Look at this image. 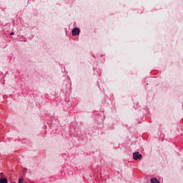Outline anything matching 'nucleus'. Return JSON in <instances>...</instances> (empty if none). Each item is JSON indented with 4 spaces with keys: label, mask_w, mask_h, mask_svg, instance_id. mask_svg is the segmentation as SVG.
Masks as SVG:
<instances>
[{
    "label": "nucleus",
    "mask_w": 183,
    "mask_h": 183,
    "mask_svg": "<svg viewBox=\"0 0 183 183\" xmlns=\"http://www.w3.org/2000/svg\"><path fill=\"white\" fill-rule=\"evenodd\" d=\"M5 177V174L4 173H0V178H6V177Z\"/></svg>",
    "instance_id": "nucleus-5"
},
{
    "label": "nucleus",
    "mask_w": 183,
    "mask_h": 183,
    "mask_svg": "<svg viewBox=\"0 0 183 183\" xmlns=\"http://www.w3.org/2000/svg\"><path fill=\"white\" fill-rule=\"evenodd\" d=\"M14 32H11V33L10 34V35H14Z\"/></svg>",
    "instance_id": "nucleus-7"
},
{
    "label": "nucleus",
    "mask_w": 183,
    "mask_h": 183,
    "mask_svg": "<svg viewBox=\"0 0 183 183\" xmlns=\"http://www.w3.org/2000/svg\"><path fill=\"white\" fill-rule=\"evenodd\" d=\"M18 183H24V179L19 178Z\"/></svg>",
    "instance_id": "nucleus-6"
},
{
    "label": "nucleus",
    "mask_w": 183,
    "mask_h": 183,
    "mask_svg": "<svg viewBox=\"0 0 183 183\" xmlns=\"http://www.w3.org/2000/svg\"><path fill=\"white\" fill-rule=\"evenodd\" d=\"M79 29L78 28H74L73 30H72V35L73 36H76V35H79Z\"/></svg>",
    "instance_id": "nucleus-2"
},
{
    "label": "nucleus",
    "mask_w": 183,
    "mask_h": 183,
    "mask_svg": "<svg viewBox=\"0 0 183 183\" xmlns=\"http://www.w3.org/2000/svg\"><path fill=\"white\" fill-rule=\"evenodd\" d=\"M133 159L134 161H138V159H142V154H140L139 152H137L133 153Z\"/></svg>",
    "instance_id": "nucleus-1"
},
{
    "label": "nucleus",
    "mask_w": 183,
    "mask_h": 183,
    "mask_svg": "<svg viewBox=\"0 0 183 183\" xmlns=\"http://www.w3.org/2000/svg\"><path fill=\"white\" fill-rule=\"evenodd\" d=\"M0 183H8V179H6V178H0Z\"/></svg>",
    "instance_id": "nucleus-3"
},
{
    "label": "nucleus",
    "mask_w": 183,
    "mask_h": 183,
    "mask_svg": "<svg viewBox=\"0 0 183 183\" xmlns=\"http://www.w3.org/2000/svg\"><path fill=\"white\" fill-rule=\"evenodd\" d=\"M150 181L151 183H159V181H158L157 178H152Z\"/></svg>",
    "instance_id": "nucleus-4"
}]
</instances>
